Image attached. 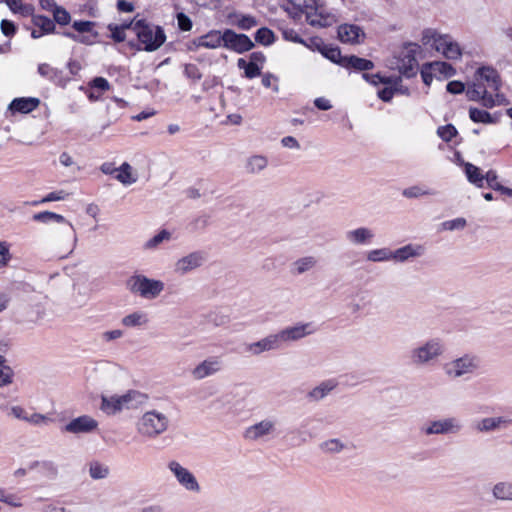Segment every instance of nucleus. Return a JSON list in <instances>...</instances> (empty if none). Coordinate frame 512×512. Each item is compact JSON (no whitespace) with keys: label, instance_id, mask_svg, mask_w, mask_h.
<instances>
[{"label":"nucleus","instance_id":"1","mask_svg":"<svg viewBox=\"0 0 512 512\" xmlns=\"http://www.w3.org/2000/svg\"><path fill=\"white\" fill-rule=\"evenodd\" d=\"M136 36L146 52L158 50L166 41L163 27L152 25L146 19H139L136 23Z\"/></svg>","mask_w":512,"mask_h":512},{"label":"nucleus","instance_id":"2","mask_svg":"<svg viewBox=\"0 0 512 512\" xmlns=\"http://www.w3.org/2000/svg\"><path fill=\"white\" fill-rule=\"evenodd\" d=\"M444 352V342L440 338H431L410 351V360L415 366H426L436 362Z\"/></svg>","mask_w":512,"mask_h":512},{"label":"nucleus","instance_id":"3","mask_svg":"<svg viewBox=\"0 0 512 512\" xmlns=\"http://www.w3.org/2000/svg\"><path fill=\"white\" fill-rule=\"evenodd\" d=\"M433 41V47L436 51L442 52L445 58L457 60L461 57L462 51L459 44L451 39L447 34H439L434 29H425L422 33V43L424 45Z\"/></svg>","mask_w":512,"mask_h":512},{"label":"nucleus","instance_id":"4","mask_svg":"<svg viewBox=\"0 0 512 512\" xmlns=\"http://www.w3.org/2000/svg\"><path fill=\"white\" fill-rule=\"evenodd\" d=\"M146 396L138 391L131 390L122 396H102L100 409L108 414H115L123 408H134L142 403Z\"/></svg>","mask_w":512,"mask_h":512},{"label":"nucleus","instance_id":"5","mask_svg":"<svg viewBox=\"0 0 512 512\" xmlns=\"http://www.w3.org/2000/svg\"><path fill=\"white\" fill-rule=\"evenodd\" d=\"M128 289L145 299H155L164 290V283L160 280L150 279L144 275H133L127 280Z\"/></svg>","mask_w":512,"mask_h":512},{"label":"nucleus","instance_id":"6","mask_svg":"<svg viewBox=\"0 0 512 512\" xmlns=\"http://www.w3.org/2000/svg\"><path fill=\"white\" fill-rule=\"evenodd\" d=\"M480 358L474 354H464L447 363L445 373L451 378H460L465 374H472L480 368Z\"/></svg>","mask_w":512,"mask_h":512},{"label":"nucleus","instance_id":"7","mask_svg":"<svg viewBox=\"0 0 512 512\" xmlns=\"http://www.w3.org/2000/svg\"><path fill=\"white\" fill-rule=\"evenodd\" d=\"M168 427V418L155 410L146 412L139 424L138 431L140 434L155 437L163 433Z\"/></svg>","mask_w":512,"mask_h":512},{"label":"nucleus","instance_id":"8","mask_svg":"<svg viewBox=\"0 0 512 512\" xmlns=\"http://www.w3.org/2000/svg\"><path fill=\"white\" fill-rule=\"evenodd\" d=\"M58 467L50 460L34 461V486L46 487L58 477Z\"/></svg>","mask_w":512,"mask_h":512},{"label":"nucleus","instance_id":"9","mask_svg":"<svg viewBox=\"0 0 512 512\" xmlns=\"http://www.w3.org/2000/svg\"><path fill=\"white\" fill-rule=\"evenodd\" d=\"M420 46L416 43L407 42L399 55V71L406 78L416 75L415 68L418 66L416 54Z\"/></svg>","mask_w":512,"mask_h":512},{"label":"nucleus","instance_id":"10","mask_svg":"<svg viewBox=\"0 0 512 512\" xmlns=\"http://www.w3.org/2000/svg\"><path fill=\"white\" fill-rule=\"evenodd\" d=\"M224 37L223 47L238 54L248 52L255 47V42L248 35L236 33L229 28L224 29Z\"/></svg>","mask_w":512,"mask_h":512},{"label":"nucleus","instance_id":"11","mask_svg":"<svg viewBox=\"0 0 512 512\" xmlns=\"http://www.w3.org/2000/svg\"><path fill=\"white\" fill-rule=\"evenodd\" d=\"M207 260V253L198 250L180 258L175 263V272L185 275L188 272L202 266Z\"/></svg>","mask_w":512,"mask_h":512},{"label":"nucleus","instance_id":"12","mask_svg":"<svg viewBox=\"0 0 512 512\" xmlns=\"http://www.w3.org/2000/svg\"><path fill=\"white\" fill-rule=\"evenodd\" d=\"M168 468L174 474L180 485L189 491L199 492L200 486L195 476L188 469L181 466L177 461H170Z\"/></svg>","mask_w":512,"mask_h":512},{"label":"nucleus","instance_id":"13","mask_svg":"<svg viewBox=\"0 0 512 512\" xmlns=\"http://www.w3.org/2000/svg\"><path fill=\"white\" fill-rule=\"evenodd\" d=\"M34 221H39L42 223H48V222L53 221V222H57V223L66 224L67 229H66L65 233L69 237L73 238V246L67 254L57 255L56 257L58 259H64L67 257L68 254H70L73 251V248L77 241L75 229H74L73 225L70 222H68L62 215L54 213V212H50V211L39 212V213L34 214Z\"/></svg>","mask_w":512,"mask_h":512},{"label":"nucleus","instance_id":"14","mask_svg":"<svg viewBox=\"0 0 512 512\" xmlns=\"http://www.w3.org/2000/svg\"><path fill=\"white\" fill-rule=\"evenodd\" d=\"M462 426L456 418H445L430 422L428 426L422 429L426 435L457 433Z\"/></svg>","mask_w":512,"mask_h":512},{"label":"nucleus","instance_id":"15","mask_svg":"<svg viewBox=\"0 0 512 512\" xmlns=\"http://www.w3.org/2000/svg\"><path fill=\"white\" fill-rule=\"evenodd\" d=\"M223 367L220 356H211L199 363L193 370L192 376L196 380L204 379L219 372Z\"/></svg>","mask_w":512,"mask_h":512},{"label":"nucleus","instance_id":"16","mask_svg":"<svg viewBox=\"0 0 512 512\" xmlns=\"http://www.w3.org/2000/svg\"><path fill=\"white\" fill-rule=\"evenodd\" d=\"M338 39L342 43L360 44L365 39L363 29L355 24H341L337 29Z\"/></svg>","mask_w":512,"mask_h":512},{"label":"nucleus","instance_id":"17","mask_svg":"<svg viewBox=\"0 0 512 512\" xmlns=\"http://www.w3.org/2000/svg\"><path fill=\"white\" fill-rule=\"evenodd\" d=\"M98 427V422L88 415H82L68 422L64 430L73 434L90 433Z\"/></svg>","mask_w":512,"mask_h":512},{"label":"nucleus","instance_id":"18","mask_svg":"<svg viewBox=\"0 0 512 512\" xmlns=\"http://www.w3.org/2000/svg\"><path fill=\"white\" fill-rule=\"evenodd\" d=\"M309 327L310 324H297L292 327H287L276 333L280 347L282 348L284 343L297 341L309 335L311 333L308 330Z\"/></svg>","mask_w":512,"mask_h":512},{"label":"nucleus","instance_id":"19","mask_svg":"<svg viewBox=\"0 0 512 512\" xmlns=\"http://www.w3.org/2000/svg\"><path fill=\"white\" fill-rule=\"evenodd\" d=\"M278 349H281V347L276 334H270L257 342L248 344L245 348V351L251 353L252 355H260L265 351Z\"/></svg>","mask_w":512,"mask_h":512},{"label":"nucleus","instance_id":"20","mask_svg":"<svg viewBox=\"0 0 512 512\" xmlns=\"http://www.w3.org/2000/svg\"><path fill=\"white\" fill-rule=\"evenodd\" d=\"M425 249L422 245L407 244L392 251V260L403 263L409 259L420 257L424 254Z\"/></svg>","mask_w":512,"mask_h":512},{"label":"nucleus","instance_id":"21","mask_svg":"<svg viewBox=\"0 0 512 512\" xmlns=\"http://www.w3.org/2000/svg\"><path fill=\"white\" fill-rule=\"evenodd\" d=\"M312 41L317 45L319 52L326 59L342 67L344 56L341 54V49L338 46L324 44L318 37L313 38Z\"/></svg>","mask_w":512,"mask_h":512},{"label":"nucleus","instance_id":"22","mask_svg":"<svg viewBox=\"0 0 512 512\" xmlns=\"http://www.w3.org/2000/svg\"><path fill=\"white\" fill-rule=\"evenodd\" d=\"M342 67L349 69V70H354V71L364 73L368 70L373 69L374 63H373V61H371L369 59L361 58L356 55H345L344 62L342 63Z\"/></svg>","mask_w":512,"mask_h":512},{"label":"nucleus","instance_id":"23","mask_svg":"<svg viewBox=\"0 0 512 512\" xmlns=\"http://www.w3.org/2000/svg\"><path fill=\"white\" fill-rule=\"evenodd\" d=\"M476 75L480 80L487 82L488 86L494 91H498L501 87V78L496 69L490 66H482L477 69Z\"/></svg>","mask_w":512,"mask_h":512},{"label":"nucleus","instance_id":"24","mask_svg":"<svg viewBox=\"0 0 512 512\" xmlns=\"http://www.w3.org/2000/svg\"><path fill=\"white\" fill-rule=\"evenodd\" d=\"M38 72L44 77H48L56 85L65 87L66 83L70 78H66L62 70L51 67L49 64H40L38 66Z\"/></svg>","mask_w":512,"mask_h":512},{"label":"nucleus","instance_id":"25","mask_svg":"<svg viewBox=\"0 0 512 512\" xmlns=\"http://www.w3.org/2000/svg\"><path fill=\"white\" fill-rule=\"evenodd\" d=\"M274 429V423L270 420H263L250 426L246 432L245 437L251 440H256L262 436H265L272 432Z\"/></svg>","mask_w":512,"mask_h":512},{"label":"nucleus","instance_id":"26","mask_svg":"<svg viewBox=\"0 0 512 512\" xmlns=\"http://www.w3.org/2000/svg\"><path fill=\"white\" fill-rule=\"evenodd\" d=\"M39 28L40 32L34 29V39L45 34L57 33L54 20L44 15H34V28Z\"/></svg>","mask_w":512,"mask_h":512},{"label":"nucleus","instance_id":"27","mask_svg":"<svg viewBox=\"0 0 512 512\" xmlns=\"http://www.w3.org/2000/svg\"><path fill=\"white\" fill-rule=\"evenodd\" d=\"M336 386L337 383L334 380L323 381L318 386H316L315 388L308 392L307 398L310 401H320L321 399L326 397L329 394V392H331Z\"/></svg>","mask_w":512,"mask_h":512},{"label":"nucleus","instance_id":"28","mask_svg":"<svg viewBox=\"0 0 512 512\" xmlns=\"http://www.w3.org/2000/svg\"><path fill=\"white\" fill-rule=\"evenodd\" d=\"M373 237L374 234L372 231L365 227H360L355 230L348 231L346 234L347 240L356 245L369 243Z\"/></svg>","mask_w":512,"mask_h":512},{"label":"nucleus","instance_id":"29","mask_svg":"<svg viewBox=\"0 0 512 512\" xmlns=\"http://www.w3.org/2000/svg\"><path fill=\"white\" fill-rule=\"evenodd\" d=\"M8 111L11 115L29 114L32 112V97L14 98L8 106Z\"/></svg>","mask_w":512,"mask_h":512},{"label":"nucleus","instance_id":"30","mask_svg":"<svg viewBox=\"0 0 512 512\" xmlns=\"http://www.w3.org/2000/svg\"><path fill=\"white\" fill-rule=\"evenodd\" d=\"M203 41V47L208 49H216L220 46H223L225 37L224 30H210L206 34L201 36Z\"/></svg>","mask_w":512,"mask_h":512},{"label":"nucleus","instance_id":"31","mask_svg":"<svg viewBox=\"0 0 512 512\" xmlns=\"http://www.w3.org/2000/svg\"><path fill=\"white\" fill-rule=\"evenodd\" d=\"M464 171L467 180L478 188L484 187V175L481 173V169L472 163L464 164Z\"/></svg>","mask_w":512,"mask_h":512},{"label":"nucleus","instance_id":"32","mask_svg":"<svg viewBox=\"0 0 512 512\" xmlns=\"http://www.w3.org/2000/svg\"><path fill=\"white\" fill-rule=\"evenodd\" d=\"M469 117L475 123L493 124L498 121V116L492 115L486 110L470 107Z\"/></svg>","mask_w":512,"mask_h":512},{"label":"nucleus","instance_id":"33","mask_svg":"<svg viewBox=\"0 0 512 512\" xmlns=\"http://www.w3.org/2000/svg\"><path fill=\"white\" fill-rule=\"evenodd\" d=\"M237 66L243 70V77L253 79L262 75V66L246 61L244 58L237 60Z\"/></svg>","mask_w":512,"mask_h":512},{"label":"nucleus","instance_id":"34","mask_svg":"<svg viewBox=\"0 0 512 512\" xmlns=\"http://www.w3.org/2000/svg\"><path fill=\"white\" fill-rule=\"evenodd\" d=\"M492 494L497 500L512 501V483H496L492 489Z\"/></svg>","mask_w":512,"mask_h":512},{"label":"nucleus","instance_id":"35","mask_svg":"<svg viewBox=\"0 0 512 512\" xmlns=\"http://www.w3.org/2000/svg\"><path fill=\"white\" fill-rule=\"evenodd\" d=\"M509 422L510 420H506L503 417H488L478 423L477 429L482 432H488L497 429L501 424H507Z\"/></svg>","mask_w":512,"mask_h":512},{"label":"nucleus","instance_id":"36","mask_svg":"<svg viewBox=\"0 0 512 512\" xmlns=\"http://www.w3.org/2000/svg\"><path fill=\"white\" fill-rule=\"evenodd\" d=\"M254 39L258 44L270 46L276 41V36L270 28L261 27L255 32Z\"/></svg>","mask_w":512,"mask_h":512},{"label":"nucleus","instance_id":"37","mask_svg":"<svg viewBox=\"0 0 512 512\" xmlns=\"http://www.w3.org/2000/svg\"><path fill=\"white\" fill-rule=\"evenodd\" d=\"M367 260L371 262H384L392 260V250L389 248L371 250L367 253Z\"/></svg>","mask_w":512,"mask_h":512},{"label":"nucleus","instance_id":"38","mask_svg":"<svg viewBox=\"0 0 512 512\" xmlns=\"http://www.w3.org/2000/svg\"><path fill=\"white\" fill-rule=\"evenodd\" d=\"M431 63L433 64V71L442 75L445 79L451 78L456 74V69L448 62L434 61Z\"/></svg>","mask_w":512,"mask_h":512},{"label":"nucleus","instance_id":"39","mask_svg":"<svg viewBox=\"0 0 512 512\" xmlns=\"http://www.w3.org/2000/svg\"><path fill=\"white\" fill-rule=\"evenodd\" d=\"M239 17L235 25L241 29V30H250L251 28L257 26L258 21L257 19L252 15H244V14H230L229 18L232 17Z\"/></svg>","mask_w":512,"mask_h":512},{"label":"nucleus","instance_id":"40","mask_svg":"<svg viewBox=\"0 0 512 512\" xmlns=\"http://www.w3.org/2000/svg\"><path fill=\"white\" fill-rule=\"evenodd\" d=\"M112 103H108L106 106L107 112L111 113L112 110L117 109L112 113V119L109 121L108 125L112 122H115L121 115V110L127 106V102L121 98L113 97L111 99Z\"/></svg>","mask_w":512,"mask_h":512},{"label":"nucleus","instance_id":"41","mask_svg":"<svg viewBox=\"0 0 512 512\" xmlns=\"http://www.w3.org/2000/svg\"><path fill=\"white\" fill-rule=\"evenodd\" d=\"M10 10L23 16L32 15V6L23 4L22 0H4Z\"/></svg>","mask_w":512,"mask_h":512},{"label":"nucleus","instance_id":"42","mask_svg":"<svg viewBox=\"0 0 512 512\" xmlns=\"http://www.w3.org/2000/svg\"><path fill=\"white\" fill-rule=\"evenodd\" d=\"M119 173L116 175V179L124 185H130L136 182V178L132 177L131 166L129 163L124 162L118 169Z\"/></svg>","mask_w":512,"mask_h":512},{"label":"nucleus","instance_id":"43","mask_svg":"<svg viewBox=\"0 0 512 512\" xmlns=\"http://www.w3.org/2000/svg\"><path fill=\"white\" fill-rule=\"evenodd\" d=\"M317 264V260L313 256H306L296 260L293 265L296 269V274H303L312 269Z\"/></svg>","mask_w":512,"mask_h":512},{"label":"nucleus","instance_id":"44","mask_svg":"<svg viewBox=\"0 0 512 512\" xmlns=\"http://www.w3.org/2000/svg\"><path fill=\"white\" fill-rule=\"evenodd\" d=\"M147 322L146 315L141 312H134L122 319V324L126 327H137Z\"/></svg>","mask_w":512,"mask_h":512},{"label":"nucleus","instance_id":"45","mask_svg":"<svg viewBox=\"0 0 512 512\" xmlns=\"http://www.w3.org/2000/svg\"><path fill=\"white\" fill-rule=\"evenodd\" d=\"M52 14L55 24L57 23L60 26H66L71 22L70 13L62 6H58Z\"/></svg>","mask_w":512,"mask_h":512},{"label":"nucleus","instance_id":"46","mask_svg":"<svg viewBox=\"0 0 512 512\" xmlns=\"http://www.w3.org/2000/svg\"><path fill=\"white\" fill-rule=\"evenodd\" d=\"M437 134L443 141L450 142L458 134V131L453 124H446L438 127Z\"/></svg>","mask_w":512,"mask_h":512},{"label":"nucleus","instance_id":"47","mask_svg":"<svg viewBox=\"0 0 512 512\" xmlns=\"http://www.w3.org/2000/svg\"><path fill=\"white\" fill-rule=\"evenodd\" d=\"M171 237V233L165 229L161 230L159 233L154 235L151 239H149L145 243L146 249L156 248L159 244H161L164 240H169Z\"/></svg>","mask_w":512,"mask_h":512},{"label":"nucleus","instance_id":"48","mask_svg":"<svg viewBox=\"0 0 512 512\" xmlns=\"http://www.w3.org/2000/svg\"><path fill=\"white\" fill-rule=\"evenodd\" d=\"M109 473L108 467L100 464L99 462H93L90 464L89 474L93 479H103L107 477Z\"/></svg>","mask_w":512,"mask_h":512},{"label":"nucleus","instance_id":"49","mask_svg":"<svg viewBox=\"0 0 512 512\" xmlns=\"http://www.w3.org/2000/svg\"><path fill=\"white\" fill-rule=\"evenodd\" d=\"M435 192L431 190H424L420 186H411L405 188L402 192V195L406 198H418L424 195H434Z\"/></svg>","mask_w":512,"mask_h":512},{"label":"nucleus","instance_id":"50","mask_svg":"<svg viewBox=\"0 0 512 512\" xmlns=\"http://www.w3.org/2000/svg\"><path fill=\"white\" fill-rule=\"evenodd\" d=\"M5 359L0 355V387L11 383L13 371L9 366H4Z\"/></svg>","mask_w":512,"mask_h":512},{"label":"nucleus","instance_id":"51","mask_svg":"<svg viewBox=\"0 0 512 512\" xmlns=\"http://www.w3.org/2000/svg\"><path fill=\"white\" fill-rule=\"evenodd\" d=\"M88 86L92 90H98L99 92H105L110 89L109 81L101 76L94 77L89 83Z\"/></svg>","mask_w":512,"mask_h":512},{"label":"nucleus","instance_id":"52","mask_svg":"<svg viewBox=\"0 0 512 512\" xmlns=\"http://www.w3.org/2000/svg\"><path fill=\"white\" fill-rule=\"evenodd\" d=\"M176 20L179 30L183 32L191 31L193 27V22L187 14H185L184 12H178L176 14Z\"/></svg>","mask_w":512,"mask_h":512},{"label":"nucleus","instance_id":"53","mask_svg":"<svg viewBox=\"0 0 512 512\" xmlns=\"http://www.w3.org/2000/svg\"><path fill=\"white\" fill-rule=\"evenodd\" d=\"M345 445L339 439H330L321 444V448L329 453H338L344 449Z\"/></svg>","mask_w":512,"mask_h":512},{"label":"nucleus","instance_id":"54","mask_svg":"<svg viewBox=\"0 0 512 512\" xmlns=\"http://www.w3.org/2000/svg\"><path fill=\"white\" fill-rule=\"evenodd\" d=\"M183 74L186 78L192 81H198L202 78V73L195 64H184Z\"/></svg>","mask_w":512,"mask_h":512},{"label":"nucleus","instance_id":"55","mask_svg":"<svg viewBox=\"0 0 512 512\" xmlns=\"http://www.w3.org/2000/svg\"><path fill=\"white\" fill-rule=\"evenodd\" d=\"M267 166V159L263 156H253L248 162L251 172H259Z\"/></svg>","mask_w":512,"mask_h":512},{"label":"nucleus","instance_id":"56","mask_svg":"<svg viewBox=\"0 0 512 512\" xmlns=\"http://www.w3.org/2000/svg\"><path fill=\"white\" fill-rule=\"evenodd\" d=\"M108 30L111 32V35L110 37L112 38V40L116 43H121V42H124L125 39H126V34H125V31L122 30L118 24H109L107 26Z\"/></svg>","mask_w":512,"mask_h":512},{"label":"nucleus","instance_id":"57","mask_svg":"<svg viewBox=\"0 0 512 512\" xmlns=\"http://www.w3.org/2000/svg\"><path fill=\"white\" fill-rule=\"evenodd\" d=\"M95 23L89 20H77L74 21L72 27L78 33H88L91 32Z\"/></svg>","mask_w":512,"mask_h":512},{"label":"nucleus","instance_id":"58","mask_svg":"<svg viewBox=\"0 0 512 512\" xmlns=\"http://www.w3.org/2000/svg\"><path fill=\"white\" fill-rule=\"evenodd\" d=\"M67 194L63 191H54L49 193L47 196L43 197L40 200H34V205L51 202V201H59L63 200Z\"/></svg>","mask_w":512,"mask_h":512},{"label":"nucleus","instance_id":"59","mask_svg":"<svg viewBox=\"0 0 512 512\" xmlns=\"http://www.w3.org/2000/svg\"><path fill=\"white\" fill-rule=\"evenodd\" d=\"M209 224V216L207 215H201L195 218L189 226L191 227L192 231H199L204 230Z\"/></svg>","mask_w":512,"mask_h":512},{"label":"nucleus","instance_id":"60","mask_svg":"<svg viewBox=\"0 0 512 512\" xmlns=\"http://www.w3.org/2000/svg\"><path fill=\"white\" fill-rule=\"evenodd\" d=\"M282 36L287 41L305 44L304 39L292 28L283 29Z\"/></svg>","mask_w":512,"mask_h":512},{"label":"nucleus","instance_id":"61","mask_svg":"<svg viewBox=\"0 0 512 512\" xmlns=\"http://www.w3.org/2000/svg\"><path fill=\"white\" fill-rule=\"evenodd\" d=\"M432 67H433L432 63L426 62L425 64H423L421 72H420L422 81L427 86H430L432 83V80H433V74L431 72L433 70Z\"/></svg>","mask_w":512,"mask_h":512},{"label":"nucleus","instance_id":"62","mask_svg":"<svg viewBox=\"0 0 512 512\" xmlns=\"http://www.w3.org/2000/svg\"><path fill=\"white\" fill-rule=\"evenodd\" d=\"M483 88H485L483 85L474 84L473 87L467 89L466 96L471 101H479L483 97Z\"/></svg>","mask_w":512,"mask_h":512},{"label":"nucleus","instance_id":"63","mask_svg":"<svg viewBox=\"0 0 512 512\" xmlns=\"http://www.w3.org/2000/svg\"><path fill=\"white\" fill-rule=\"evenodd\" d=\"M446 90L450 94L458 95L465 91V85L461 81L453 80L447 83Z\"/></svg>","mask_w":512,"mask_h":512},{"label":"nucleus","instance_id":"64","mask_svg":"<svg viewBox=\"0 0 512 512\" xmlns=\"http://www.w3.org/2000/svg\"><path fill=\"white\" fill-rule=\"evenodd\" d=\"M444 229L446 230H456V229H463L466 226V219L465 218H456L453 220H449L443 223Z\"/></svg>","mask_w":512,"mask_h":512}]
</instances>
